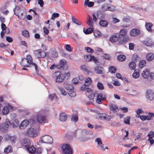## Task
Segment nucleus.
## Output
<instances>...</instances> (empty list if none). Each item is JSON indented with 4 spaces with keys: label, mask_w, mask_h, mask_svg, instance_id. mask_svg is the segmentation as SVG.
I'll use <instances>...</instances> for the list:
<instances>
[{
    "label": "nucleus",
    "mask_w": 154,
    "mask_h": 154,
    "mask_svg": "<svg viewBox=\"0 0 154 154\" xmlns=\"http://www.w3.org/2000/svg\"><path fill=\"white\" fill-rule=\"evenodd\" d=\"M20 64L23 67H29L30 65L33 66L35 67L36 72H39L37 65L32 62V58L30 55L27 56L26 58H23Z\"/></svg>",
    "instance_id": "f257e3e1"
},
{
    "label": "nucleus",
    "mask_w": 154,
    "mask_h": 154,
    "mask_svg": "<svg viewBox=\"0 0 154 154\" xmlns=\"http://www.w3.org/2000/svg\"><path fill=\"white\" fill-rule=\"evenodd\" d=\"M53 76L56 78L55 82L60 83L62 82L64 79H68L70 78V74L67 72L61 74L59 72H56L53 74Z\"/></svg>",
    "instance_id": "f03ea898"
},
{
    "label": "nucleus",
    "mask_w": 154,
    "mask_h": 154,
    "mask_svg": "<svg viewBox=\"0 0 154 154\" xmlns=\"http://www.w3.org/2000/svg\"><path fill=\"white\" fill-rule=\"evenodd\" d=\"M39 141L42 143L51 144L53 142L52 138L48 135H45L40 138Z\"/></svg>",
    "instance_id": "7ed1b4c3"
},
{
    "label": "nucleus",
    "mask_w": 154,
    "mask_h": 154,
    "mask_svg": "<svg viewBox=\"0 0 154 154\" xmlns=\"http://www.w3.org/2000/svg\"><path fill=\"white\" fill-rule=\"evenodd\" d=\"M62 151L64 154H72V149L69 144L63 145L62 146Z\"/></svg>",
    "instance_id": "20e7f679"
},
{
    "label": "nucleus",
    "mask_w": 154,
    "mask_h": 154,
    "mask_svg": "<svg viewBox=\"0 0 154 154\" xmlns=\"http://www.w3.org/2000/svg\"><path fill=\"white\" fill-rule=\"evenodd\" d=\"M34 52L36 57L38 58H44L46 55L45 52L40 49L35 50Z\"/></svg>",
    "instance_id": "39448f33"
},
{
    "label": "nucleus",
    "mask_w": 154,
    "mask_h": 154,
    "mask_svg": "<svg viewBox=\"0 0 154 154\" xmlns=\"http://www.w3.org/2000/svg\"><path fill=\"white\" fill-rule=\"evenodd\" d=\"M2 129L4 132L6 131L9 127H11V122L9 119H6L5 122L1 125Z\"/></svg>",
    "instance_id": "423d86ee"
},
{
    "label": "nucleus",
    "mask_w": 154,
    "mask_h": 154,
    "mask_svg": "<svg viewBox=\"0 0 154 154\" xmlns=\"http://www.w3.org/2000/svg\"><path fill=\"white\" fill-rule=\"evenodd\" d=\"M27 133L29 136L32 137H36L38 135V134L35 130L32 128L28 129Z\"/></svg>",
    "instance_id": "0eeeda50"
},
{
    "label": "nucleus",
    "mask_w": 154,
    "mask_h": 154,
    "mask_svg": "<svg viewBox=\"0 0 154 154\" xmlns=\"http://www.w3.org/2000/svg\"><path fill=\"white\" fill-rule=\"evenodd\" d=\"M146 96L147 99L150 101L152 100L154 98V93L151 90H148L146 91Z\"/></svg>",
    "instance_id": "6e6552de"
},
{
    "label": "nucleus",
    "mask_w": 154,
    "mask_h": 154,
    "mask_svg": "<svg viewBox=\"0 0 154 154\" xmlns=\"http://www.w3.org/2000/svg\"><path fill=\"white\" fill-rule=\"evenodd\" d=\"M46 119V116L43 113H39L37 116V122L40 123L45 122Z\"/></svg>",
    "instance_id": "1a4fd4ad"
},
{
    "label": "nucleus",
    "mask_w": 154,
    "mask_h": 154,
    "mask_svg": "<svg viewBox=\"0 0 154 154\" xmlns=\"http://www.w3.org/2000/svg\"><path fill=\"white\" fill-rule=\"evenodd\" d=\"M32 122V123H35V121L32 119L30 120L29 121L27 120H24L21 123V125H20L19 127L20 129H23L26 128L29 124V122Z\"/></svg>",
    "instance_id": "9d476101"
},
{
    "label": "nucleus",
    "mask_w": 154,
    "mask_h": 154,
    "mask_svg": "<svg viewBox=\"0 0 154 154\" xmlns=\"http://www.w3.org/2000/svg\"><path fill=\"white\" fill-rule=\"evenodd\" d=\"M120 36V35L119 34H115L109 38V41L112 43L116 42L119 40Z\"/></svg>",
    "instance_id": "9b49d317"
},
{
    "label": "nucleus",
    "mask_w": 154,
    "mask_h": 154,
    "mask_svg": "<svg viewBox=\"0 0 154 154\" xmlns=\"http://www.w3.org/2000/svg\"><path fill=\"white\" fill-rule=\"evenodd\" d=\"M106 96L104 95L103 97V95L101 94H98L97 97V99L96 100V102L97 103L100 104L101 103V100H105L106 99Z\"/></svg>",
    "instance_id": "f8f14e48"
},
{
    "label": "nucleus",
    "mask_w": 154,
    "mask_h": 154,
    "mask_svg": "<svg viewBox=\"0 0 154 154\" xmlns=\"http://www.w3.org/2000/svg\"><path fill=\"white\" fill-rule=\"evenodd\" d=\"M140 30L137 29H132L130 32V35L132 36H136L140 33Z\"/></svg>",
    "instance_id": "ddd939ff"
},
{
    "label": "nucleus",
    "mask_w": 154,
    "mask_h": 154,
    "mask_svg": "<svg viewBox=\"0 0 154 154\" xmlns=\"http://www.w3.org/2000/svg\"><path fill=\"white\" fill-rule=\"evenodd\" d=\"M150 71L149 69H146L142 72L143 77L145 79H147L149 76Z\"/></svg>",
    "instance_id": "4468645a"
},
{
    "label": "nucleus",
    "mask_w": 154,
    "mask_h": 154,
    "mask_svg": "<svg viewBox=\"0 0 154 154\" xmlns=\"http://www.w3.org/2000/svg\"><path fill=\"white\" fill-rule=\"evenodd\" d=\"M22 144L23 147L26 149V147H29L31 145V143L30 140L29 139L26 138L23 140V141L22 143Z\"/></svg>",
    "instance_id": "2eb2a0df"
},
{
    "label": "nucleus",
    "mask_w": 154,
    "mask_h": 154,
    "mask_svg": "<svg viewBox=\"0 0 154 154\" xmlns=\"http://www.w3.org/2000/svg\"><path fill=\"white\" fill-rule=\"evenodd\" d=\"M102 8L104 11L109 10L112 11H114L115 9V8L113 6H108L106 8V5H104L102 6Z\"/></svg>",
    "instance_id": "dca6fc26"
},
{
    "label": "nucleus",
    "mask_w": 154,
    "mask_h": 154,
    "mask_svg": "<svg viewBox=\"0 0 154 154\" xmlns=\"http://www.w3.org/2000/svg\"><path fill=\"white\" fill-rule=\"evenodd\" d=\"M66 61L64 60H61L58 65H57V67L58 69L63 68L66 65Z\"/></svg>",
    "instance_id": "f3484780"
},
{
    "label": "nucleus",
    "mask_w": 154,
    "mask_h": 154,
    "mask_svg": "<svg viewBox=\"0 0 154 154\" xmlns=\"http://www.w3.org/2000/svg\"><path fill=\"white\" fill-rule=\"evenodd\" d=\"M110 109L114 112H117L119 110L118 108L115 104H111L109 106Z\"/></svg>",
    "instance_id": "a211bd4d"
},
{
    "label": "nucleus",
    "mask_w": 154,
    "mask_h": 154,
    "mask_svg": "<svg viewBox=\"0 0 154 154\" xmlns=\"http://www.w3.org/2000/svg\"><path fill=\"white\" fill-rule=\"evenodd\" d=\"M95 72L97 73L102 74L103 73V68L100 66H97L94 68Z\"/></svg>",
    "instance_id": "6ab92c4d"
},
{
    "label": "nucleus",
    "mask_w": 154,
    "mask_h": 154,
    "mask_svg": "<svg viewBox=\"0 0 154 154\" xmlns=\"http://www.w3.org/2000/svg\"><path fill=\"white\" fill-rule=\"evenodd\" d=\"M67 116L64 113H62L60 114L59 119L62 122H64L67 120Z\"/></svg>",
    "instance_id": "aec40b11"
},
{
    "label": "nucleus",
    "mask_w": 154,
    "mask_h": 154,
    "mask_svg": "<svg viewBox=\"0 0 154 154\" xmlns=\"http://www.w3.org/2000/svg\"><path fill=\"white\" fill-rule=\"evenodd\" d=\"M26 149L27 150L29 153L32 154L34 153L36 151L35 148L33 145H32L31 146V145L29 146V147H26Z\"/></svg>",
    "instance_id": "412c9836"
},
{
    "label": "nucleus",
    "mask_w": 154,
    "mask_h": 154,
    "mask_svg": "<svg viewBox=\"0 0 154 154\" xmlns=\"http://www.w3.org/2000/svg\"><path fill=\"white\" fill-rule=\"evenodd\" d=\"M19 125V121L18 119H15L11 122V127L15 128Z\"/></svg>",
    "instance_id": "4be33fe9"
},
{
    "label": "nucleus",
    "mask_w": 154,
    "mask_h": 154,
    "mask_svg": "<svg viewBox=\"0 0 154 154\" xmlns=\"http://www.w3.org/2000/svg\"><path fill=\"white\" fill-rule=\"evenodd\" d=\"M123 36L122 39L120 40L119 42V44H121L123 43H125L129 40V38L128 36L125 35Z\"/></svg>",
    "instance_id": "5701e85b"
},
{
    "label": "nucleus",
    "mask_w": 154,
    "mask_h": 154,
    "mask_svg": "<svg viewBox=\"0 0 154 154\" xmlns=\"http://www.w3.org/2000/svg\"><path fill=\"white\" fill-rule=\"evenodd\" d=\"M80 68L82 71H83L84 72H86L87 74H89V73L91 72H90L88 70L87 66L85 65H82L80 66Z\"/></svg>",
    "instance_id": "b1692460"
},
{
    "label": "nucleus",
    "mask_w": 154,
    "mask_h": 154,
    "mask_svg": "<svg viewBox=\"0 0 154 154\" xmlns=\"http://www.w3.org/2000/svg\"><path fill=\"white\" fill-rule=\"evenodd\" d=\"M94 3L93 2H89V0H85L84 5L85 7L87 6L88 7H91L94 5Z\"/></svg>",
    "instance_id": "393cba45"
},
{
    "label": "nucleus",
    "mask_w": 154,
    "mask_h": 154,
    "mask_svg": "<svg viewBox=\"0 0 154 154\" xmlns=\"http://www.w3.org/2000/svg\"><path fill=\"white\" fill-rule=\"evenodd\" d=\"M152 26V23H146L145 25L146 29L150 32H151L152 31L151 29Z\"/></svg>",
    "instance_id": "a878e982"
},
{
    "label": "nucleus",
    "mask_w": 154,
    "mask_h": 154,
    "mask_svg": "<svg viewBox=\"0 0 154 154\" xmlns=\"http://www.w3.org/2000/svg\"><path fill=\"white\" fill-rule=\"evenodd\" d=\"M9 112V110L8 106H5L3 108L2 110V113L3 115L7 114Z\"/></svg>",
    "instance_id": "bb28decb"
},
{
    "label": "nucleus",
    "mask_w": 154,
    "mask_h": 154,
    "mask_svg": "<svg viewBox=\"0 0 154 154\" xmlns=\"http://www.w3.org/2000/svg\"><path fill=\"white\" fill-rule=\"evenodd\" d=\"M100 25L102 27H106L108 24V22L106 20H101L99 22Z\"/></svg>",
    "instance_id": "cd10ccee"
},
{
    "label": "nucleus",
    "mask_w": 154,
    "mask_h": 154,
    "mask_svg": "<svg viewBox=\"0 0 154 154\" xmlns=\"http://www.w3.org/2000/svg\"><path fill=\"white\" fill-rule=\"evenodd\" d=\"M143 43L147 46H151L152 45V42L150 39L146 40L144 41Z\"/></svg>",
    "instance_id": "c85d7f7f"
},
{
    "label": "nucleus",
    "mask_w": 154,
    "mask_h": 154,
    "mask_svg": "<svg viewBox=\"0 0 154 154\" xmlns=\"http://www.w3.org/2000/svg\"><path fill=\"white\" fill-rule=\"evenodd\" d=\"M127 33V30L126 29L123 28L121 29L119 33V35L122 36L126 35Z\"/></svg>",
    "instance_id": "c756f323"
},
{
    "label": "nucleus",
    "mask_w": 154,
    "mask_h": 154,
    "mask_svg": "<svg viewBox=\"0 0 154 154\" xmlns=\"http://www.w3.org/2000/svg\"><path fill=\"white\" fill-rule=\"evenodd\" d=\"M139 69H135V70L134 72L132 74V76L133 78L134 79H137L139 77Z\"/></svg>",
    "instance_id": "7c9ffc66"
},
{
    "label": "nucleus",
    "mask_w": 154,
    "mask_h": 154,
    "mask_svg": "<svg viewBox=\"0 0 154 154\" xmlns=\"http://www.w3.org/2000/svg\"><path fill=\"white\" fill-rule=\"evenodd\" d=\"M98 119H105L106 118V115L105 113H99L96 116Z\"/></svg>",
    "instance_id": "2f4dec72"
},
{
    "label": "nucleus",
    "mask_w": 154,
    "mask_h": 154,
    "mask_svg": "<svg viewBox=\"0 0 154 154\" xmlns=\"http://www.w3.org/2000/svg\"><path fill=\"white\" fill-rule=\"evenodd\" d=\"M146 58L148 61H151L154 58L153 54L151 53H148L146 55Z\"/></svg>",
    "instance_id": "473e14b6"
},
{
    "label": "nucleus",
    "mask_w": 154,
    "mask_h": 154,
    "mask_svg": "<svg viewBox=\"0 0 154 154\" xmlns=\"http://www.w3.org/2000/svg\"><path fill=\"white\" fill-rule=\"evenodd\" d=\"M129 66L131 70L134 69L136 66L135 63L134 61L130 62L129 64Z\"/></svg>",
    "instance_id": "72a5a7b5"
},
{
    "label": "nucleus",
    "mask_w": 154,
    "mask_h": 154,
    "mask_svg": "<svg viewBox=\"0 0 154 154\" xmlns=\"http://www.w3.org/2000/svg\"><path fill=\"white\" fill-rule=\"evenodd\" d=\"M78 120V116L77 115H73L72 116L71 121L76 122Z\"/></svg>",
    "instance_id": "f704fd0d"
},
{
    "label": "nucleus",
    "mask_w": 154,
    "mask_h": 154,
    "mask_svg": "<svg viewBox=\"0 0 154 154\" xmlns=\"http://www.w3.org/2000/svg\"><path fill=\"white\" fill-rule=\"evenodd\" d=\"M140 58L136 54H133L132 57V59L134 62H137V61H139L140 60Z\"/></svg>",
    "instance_id": "c9c22d12"
},
{
    "label": "nucleus",
    "mask_w": 154,
    "mask_h": 154,
    "mask_svg": "<svg viewBox=\"0 0 154 154\" xmlns=\"http://www.w3.org/2000/svg\"><path fill=\"white\" fill-rule=\"evenodd\" d=\"M117 58L119 61H123L125 60L126 57L124 55H120L118 56Z\"/></svg>",
    "instance_id": "e433bc0d"
},
{
    "label": "nucleus",
    "mask_w": 154,
    "mask_h": 154,
    "mask_svg": "<svg viewBox=\"0 0 154 154\" xmlns=\"http://www.w3.org/2000/svg\"><path fill=\"white\" fill-rule=\"evenodd\" d=\"M83 32L86 34H88L91 33L93 32V29L91 28H89L87 29L86 30H85L84 29H83Z\"/></svg>",
    "instance_id": "4c0bfd02"
},
{
    "label": "nucleus",
    "mask_w": 154,
    "mask_h": 154,
    "mask_svg": "<svg viewBox=\"0 0 154 154\" xmlns=\"http://www.w3.org/2000/svg\"><path fill=\"white\" fill-rule=\"evenodd\" d=\"M15 14L18 16L19 19L20 20H24L25 18V16L23 12H21L20 13V15H19L18 14H16V12H15Z\"/></svg>",
    "instance_id": "58836bf2"
},
{
    "label": "nucleus",
    "mask_w": 154,
    "mask_h": 154,
    "mask_svg": "<svg viewBox=\"0 0 154 154\" xmlns=\"http://www.w3.org/2000/svg\"><path fill=\"white\" fill-rule=\"evenodd\" d=\"M146 64V61L145 60H142L139 63V66L140 68H142L144 67Z\"/></svg>",
    "instance_id": "ea45409f"
},
{
    "label": "nucleus",
    "mask_w": 154,
    "mask_h": 154,
    "mask_svg": "<svg viewBox=\"0 0 154 154\" xmlns=\"http://www.w3.org/2000/svg\"><path fill=\"white\" fill-rule=\"evenodd\" d=\"M85 85L86 86H88L90 85L91 82V80L90 78H88L87 79H85Z\"/></svg>",
    "instance_id": "a19ab883"
},
{
    "label": "nucleus",
    "mask_w": 154,
    "mask_h": 154,
    "mask_svg": "<svg viewBox=\"0 0 154 154\" xmlns=\"http://www.w3.org/2000/svg\"><path fill=\"white\" fill-rule=\"evenodd\" d=\"M72 22L78 25H80L82 24V23L80 21H79L77 19L74 18L73 16L72 17Z\"/></svg>",
    "instance_id": "79ce46f5"
},
{
    "label": "nucleus",
    "mask_w": 154,
    "mask_h": 154,
    "mask_svg": "<svg viewBox=\"0 0 154 154\" xmlns=\"http://www.w3.org/2000/svg\"><path fill=\"white\" fill-rule=\"evenodd\" d=\"M94 34L95 36L97 37H100L101 36V33L98 30H94Z\"/></svg>",
    "instance_id": "37998d69"
},
{
    "label": "nucleus",
    "mask_w": 154,
    "mask_h": 154,
    "mask_svg": "<svg viewBox=\"0 0 154 154\" xmlns=\"http://www.w3.org/2000/svg\"><path fill=\"white\" fill-rule=\"evenodd\" d=\"M22 34L26 38H28L29 37L28 31L27 30L23 31L22 32Z\"/></svg>",
    "instance_id": "c03bdc74"
},
{
    "label": "nucleus",
    "mask_w": 154,
    "mask_h": 154,
    "mask_svg": "<svg viewBox=\"0 0 154 154\" xmlns=\"http://www.w3.org/2000/svg\"><path fill=\"white\" fill-rule=\"evenodd\" d=\"M11 147L10 146H8V147L4 149V152L8 153L11 152Z\"/></svg>",
    "instance_id": "a18cd8bd"
},
{
    "label": "nucleus",
    "mask_w": 154,
    "mask_h": 154,
    "mask_svg": "<svg viewBox=\"0 0 154 154\" xmlns=\"http://www.w3.org/2000/svg\"><path fill=\"white\" fill-rule=\"evenodd\" d=\"M91 56L89 54L85 56L84 58L85 60L87 62L90 61L91 59Z\"/></svg>",
    "instance_id": "49530a36"
},
{
    "label": "nucleus",
    "mask_w": 154,
    "mask_h": 154,
    "mask_svg": "<svg viewBox=\"0 0 154 154\" xmlns=\"http://www.w3.org/2000/svg\"><path fill=\"white\" fill-rule=\"evenodd\" d=\"M85 49L86 50V52L91 54H92L94 52L93 50L88 47H85Z\"/></svg>",
    "instance_id": "de8ad7c7"
},
{
    "label": "nucleus",
    "mask_w": 154,
    "mask_h": 154,
    "mask_svg": "<svg viewBox=\"0 0 154 154\" xmlns=\"http://www.w3.org/2000/svg\"><path fill=\"white\" fill-rule=\"evenodd\" d=\"M58 89L60 91L62 94L64 96H65L67 94L66 92L63 88L59 87H58Z\"/></svg>",
    "instance_id": "09e8293b"
},
{
    "label": "nucleus",
    "mask_w": 154,
    "mask_h": 154,
    "mask_svg": "<svg viewBox=\"0 0 154 154\" xmlns=\"http://www.w3.org/2000/svg\"><path fill=\"white\" fill-rule=\"evenodd\" d=\"M109 71L112 73H115L116 72V69L114 66L110 67L109 69Z\"/></svg>",
    "instance_id": "8fccbe9b"
},
{
    "label": "nucleus",
    "mask_w": 154,
    "mask_h": 154,
    "mask_svg": "<svg viewBox=\"0 0 154 154\" xmlns=\"http://www.w3.org/2000/svg\"><path fill=\"white\" fill-rule=\"evenodd\" d=\"M130 117H127L124 118V122L126 124H130Z\"/></svg>",
    "instance_id": "3c124183"
},
{
    "label": "nucleus",
    "mask_w": 154,
    "mask_h": 154,
    "mask_svg": "<svg viewBox=\"0 0 154 154\" xmlns=\"http://www.w3.org/2000/svg\"><path fill=\"white\" fill-rule=\"evenodd\" d=\"M97 87L100 90H103L104 89V86L103 84L100 82H99L97 84Z\"/></svg>",
    "instance_id": "603ef678"
},
{
    "label": "nucleus",
    "mask_w": 154,
    "mask_h": 154,
    "mask_svg": "<svg viewBox=\"0 0 154 154\" xmlns=\"http://www.w3.org/2000/svg\"><path fill=\"white\" fill-rule=\"evenodd\" d=\"M59 16V14L58 13H54L51 18V20H54V18H57Z\"/></svg>",
    "instance_id": "864d4df0"
},
{
    "label": "nucleus",
    "mask_w": 154,
    "mask_h": 154,
    "mask_svg": "<svg viewBox=\"0 0 154 154\" xmlns=\"http://www.w3.org/2000/svg\"><path fill=\"white\" fill-rule=\"evenodd\" d=\"M147 136L149 137V138H153L154 137V132L152 131L149 132Z\"/></svg>",
    "instance_id": "5fc2aeb1"
},
{
    "label": "nucleus",
    "mask_w": 154,
    "mask_h": 154,
    "mask_svg": "<svg viewBox=\"0 0 154 154\" xmlns=\"http://www.w3.org/2000/svg\"><path fill=\"white\" fill-rule=\"evenodd\" d=\"M102 57L103 58L106 60H109L110 58L109 55L106 54H104L102 56Z\"/></svg>",
    "instance_id": "6e6d98bb"
},
{
    "label": "nucleus",
    "mask_w": 154,
    "mask_h": 154,
    "mask_svg": "<svg viewBox=\"0 0 154 154\" xmlns=\"http://www.w3.org/2000/svg\"><path fill=\"white\" fill-rule=\"evenodd\" d=\"M8 139L9 140H11L13 143H14L15 142V140H16V138L15 137L13 136H8Z\"/></svg>",
    "instance_id": "4d7b16f0"
},
{
    "label": "nucleus",
    "mask_w": 154,
    "mask_h": 154,
    "mask_svg": "<svg viewBox=\"0 0 154 154\" xmlns=\"http://www.w3.org/2000/svg\"><path fill=\"white\" fill-rule=\"evenodd\" d=\"M91 61H93L96 64H97V63H98V60L97 58L92 56H91Z\"/></svg>",
    "instance_id": "13d9d810"
},
{
    "label": "nucleus",
    "mask_w": 154,
    "mask_h": 154,
    "mask_svg": "<svg viewBox=\"0 0 154 154\" xmlns=\"http://www.w3.org/2000/svg\"><path fill=\"white\" fill-rule=\"evenodd\" d=\"M95 141L97 142V144L98 145H100L102 144V143L101 139L100 138H96L95 140Z\"/></svg>",
    "instance_id": "bf43d9fd"
},
{
    "label": "nucleus",
    "mask_w": 154,
    "mask_h": 154,
    "mask_svg": "<svg viewBox=\"0 0 154 154\" xmlns=\"http://www.w3.org/2000/svg\"><path fill=\"white\" fill-rule=\"evenodd\" d=\"M66 49L69 52H71L72 51L71 46L69 45H66Z\"/></svg>",
    "instance_id": "052dcab7"
},
{
    "label": "nucleus",
    "mask_w": 154,
    "mask_h": 154,
    "mask_svg": "<svg viewBox=\"0 0 154 154\" xmlns=\"http://www.w3.org/2000/svg\"><path fill=\"white\" fill-rule=\"evenodd\" d=\"M86 23L90 27H92L93 26V22L92 20H88Z\"/></svg>",
    "instance_id": "680f3d73"
},
{
    "label": "nucleus",
    "mask_w": 154,
    "mask_h": 154,
    "mask_svg": "<svg viewBox=\"0 0 154 154\" xmlns=\"http://www.w3.org/2000/svg\"><path fill=\"white\" fill-rule=\"evenodd\" d=\"M69 95L72 97H74L76 95L74 91H70L68 93Z\"/></svg>",
    "instance_id": "e2e57ef3"
},
{
    "label": "nucleus",
    "mask_w": 154,
    "mask_h": 154,
    "mask_svg": "<svg viewBox=\"0 0 154 154\" xmlns=\"http://www.w3.org/2000/svg\"><path fill=\"white\" fill-rule=\"evenodd\" d=\"M95 95L94 93L90 94L88 96V98L89 100H93L94 98Z\"/></svg>",
    "instance_id": "0e129e2a"
},
{
    "label": "nucleus",
    "mask_w": 154,
    "mask_h": 154,
    "mask_svg": "<svg viewBox=\"0 0 154 154\" xmlns=\"http://www.w3.org/2000/svg\"><path fill=\"white\" fill-rule=\"evenodd\" d=\"M64 86L66 89L68 90H73L74 89L73 87L70 85H68L67 87L65 86V85Z\"/></svg>",
    "instance_id": "69168bd1"
},
{
    "label": "nucleus",
    "mask_w": 154,
    "mask_h": 154,
    "mask_svg": "<svg viewBox=\"0 0 154 154\" xmlns=\"http://www.w3.org/2000/svg\"><path fill=\"white\" fill-rule=\"evenodd\" d=\"M6 40L9 42H11L13 41V38L9 36L6 37Z\"/></svg>",
    "instance_id": "338daca9"
},
{
    "label": "nucleus",
    "mask_w": 154,
    "mask_h": 154,
    "mask_svg": "<svg viewBox=\"0 0 154 154\" xmlns=\"http://www.w3.org/2000/svg\"><path fill=\"white\" fill-rule=\"evenodd\" d=\"M152 79H154V72H149V76Z\"/></svg>",
    "instance_id": "774afa93"
}]
</instances>
